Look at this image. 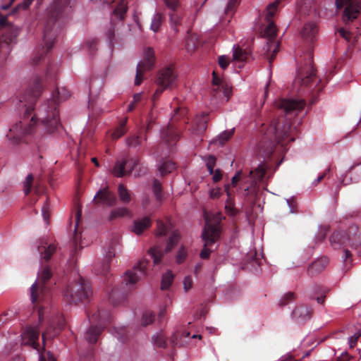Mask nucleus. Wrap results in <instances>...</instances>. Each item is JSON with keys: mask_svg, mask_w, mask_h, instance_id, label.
<instances>
[{"mask_svg": "<svg viewBox=\"0 0 361 361\" xmlns=\"http://www.w3.org/2000/svg\"><path fill=\"white\" fill-rule=\"evenodd\" d=\"M42 91V79L35 76L20 100L25 103L24 118L13 126L6 135L12 144L21 142L25 135L35 132H39L42 135H50L60 126L59 102L67 99L70 97L69 91L65 87L57 88L52 93V98L42 104L35 111L34 104Z\"/></svg>", "mask_w": 361, "mask_h": 361, "instance_id": "f257e3e1", "label": "nucleus"}, {"mask_svg": "<svg viewBox=\"0 0 361 361\" xmlns=\"http://www.w3.org/2000/svg\"><path fill=\"white\" fill-rule=\"evenodd\" d=\"M276 106L280 114H284V118L280 116L266 128L264 124L262 125L263 140L259 145V153L264 157H269L277 145L281 144L283 147V142L286 139L295 140L294 131L296 128H293L289 121L293 116L303 110L305 102L302 99H281L276 102Z\"/></svg>", "mask_w": 361, "mask_h": 361, "instance_id": "f03ea898", "label": "nucleus"}, {"mask_svg": "<svg viewBox=\"0 0 361 361\" xmlns=\"http://www.w3.org/2000/svg\"><path fill=\"white\" fill-rule=\"evenodd\" d=\"M71 8V0H54L47 9V21L44 30L43 47L40 53L33 59L35 64L38 63L44 55L49 51L54 44L56 36L57 24L63 15L68 13Z\"/></svg>", "mask_w": 361, "mask_h": 361, "instance_id": "7ed1b4c3", "label": "nucleus"}, {"mask_svg": "<svg viewBox=\"0 0 361 361\" xmlns=\"http://www.w3.org/2000/svg\"><path fill=\"white\" fill-rule=\"evenodd\" d=\"M315 70L312 65V52L309 51L308 59L304 66L297 69L296 78L293 82V87L298 89L300 94H310L322 91L323 85H320L322 80L316 79Z\"/></svg>", "mask_w": 361, "mask_h": 361, "instance_id": "20e7f679", "label": "nucleus"}, {"mask_svg": "<svg viewBox=\"0 0 361 361\" xmlns=\"http://www.w3.org/2000/svg\"><path fill=\"white\" fill-rule=\"evenodd\" d=\"M149 263V260L142 259L133 267L132 270L126 272L122 280V284L125 283L126 287H123V290L114 288L109 295V300L113 305L121 303L125 299L126 289L132 288L139 280L146 275Z\"/></svg>", "mask_w": 361, "mask_h": 361, "instance_id": "39448f33", "label": "nucleus"}, {"mask_svg": "<svg viewBox=\"0 0 361 361\" xmlns=\"http://www.w3.org/2000/svg\"><path fill=\"white\" fill-rule=\"evenodd\" d=\"M91 294L89 282L79 275L69 282L63 290V296L69 304L83 302L87 300Z\"/></svg>", "mask_w": 361, "mask_h": 361, "instance_id": "423d86ee", "label": "nucleus"}, {"mask_svg": "<svg viewBox=\"0 0 361 361\" xmlns=\"http://www.w3.org/2000/svg\"><path fill=\"white\" fill-rule=\"evenodd\" d=\"M52 273L47 266L42 264L36 281L30 287V299L32 303L46 300L50 292Z\"/></svg>", "mask_w": 361, "mask_h": 361, "instance_id": "0eeeda50", "label": "nucleus"}, {"mask_svg": "<svg viewBox=\"0 0 361 361\" xmlns=\"http://www.w3.org/2000/svg\"><path fill=\"white\" fill-rule=\"evenodd\" d=\"M89 320L91 326L86 332L85 339L89 343H94L105 326L110 322L111 315L106 311L98 310L89 316Z\"/></svg>", "mask_w": 361, "mask_h": 361, "instance_id": "6e6552de", "label": "nucleus"}, {"mask_svg": "<svg viewBox=\"0 0 361 361\" xmlns=\"http://www.w3.org/2000/svg\"><path fill=\"white\" fill-rule=\"evenodd\" d=\"M155 83L158 87L152 95L153 102L159 98L165 90L172 89L176 85L177 75L172 68H164L158 72Z\"/></svg>", "mask_w": 361, "mask_h": 361, "instance_id": "1a4fd4ad", "label": "nucleus"}, {"mask_svg": "<svg viewBox=\"0 0 361 361\" xmlns=\"http://www.w3.org/2000/svg\"><path fill=\"white\" fill-rule=\"evenodd\" d=\"M330 242L334 249L341 248V245L356 248L361 245V231L357 226H352L348 228V236L344 238L340 233H334L330 237Z\"/></svg>", "mask_w": 361, "mask_h": 361, "instance_id": "9d476101", "label": "nucleus"}, {"mask_svg": "<svg viewBox=\"0 0 361 361\" xmlns=\"http://www.w3.org/2000/svg\"><path fill=\"white\" fill-rule=\"evenodd\" d=\"M219 236V231L216 226L206 223L204 231L202 234V240L204 243V247L200 254L202 259L209 258L211 250L209 247L212 246L217 240Z\"/></svg>", "mask_w": 361, "mask_h": 361, "instance_id": "9b49d317", "label": "nucleus"}, {"mask_svg": "<svg viewBox=\"0 0 361 361\" xmlns=\"http://www.w3.org/2000/svg\"><path fill=\"white\" fill-rule=\"evenodd\" d=\"M154 51L152 48H147L144 51V58L137 65L135 85H140L142 81L144 73L152 68L154 65Z\"/></svg>", "mask_w": 361, "mask_h": 361, "instance_id": "f8f14e48", "label": "nucleus"}, {"mask_svg": "<svg viewBox=\"0 0 361 361\" xmlns=\"http://www.w3.org/2000/svg\"><path fill=\"white\" fill-rule=\"evenodd\" d=\"M337 8L345 7L343 19L345 21H352L357 18L361 8V0H336Z\"/></svg>", "mask_w": 361, "mask_h": 361, "instance_id": "ddd939ff", "label": "nucleus"}, {"mask_svg": "<svg viewBox=\"0 0 361 361\" xmlns=\"http://www.w3.org/2000/svg\"><path fill=\"white\" fill-rule=\"evenodd\" d=\"M39 337V329L38 326H27L21 334L23 345H28L39 351V343H38Z\"/></svg>", "mask_w": 361, "mask_h": 361, "instance_id": "4468645a", "label": "nucleus"}, {"mask_svg": "<svg viewBox=\"0 0 361 361\" xmlns=\"http://www.w3.org/2000/svg\"><path fill=\"white\" fill-rule=\"evenodd\" d=\"M93 200L108 206L114 205L117 201L116 196L108 189L107 187L98 190L94 195Z\"/></svg>", "mask_w": 361, "mask_h": 361, "instance_id": "2eb2a0df", "label": "nucleus"}, {"mask_svg": "<svg viewBox=\"0 0 361 361\" xmlns=\"http://www.w3.org/2000/svg\"><path fill=\"white\" fill-rule=\"evenodd\" d=\"M65 324L64 319L62 317L57 318V323L54 320L49 322V326L44 333L42 334V341L44 343L47 337H54L63 328Z\"/></svg>", "mask_w": 361, "mask_h": 361, "instance_id": "dca6fc26", "label": "nucleus"}, {"mask_svg": "<svg viewBox=\"0 0 361 361\" xmlns=\"http://www.w3.org/2000/svg\"><path fill=\"white\" fill-rule=\"evenodd\" d=\"M115 256V250L112 246L108 247V251L106 252V259L102 263H97L94 265V271L96 274L106 275L110 268V260Z\"/></svg>", "mask_w": 361, "mask_h": 361, "instance_id": "f3484780", "label": "nucleus"}, {"mask_svg": "<svg viewBox=\"0 0 361 361\" xmlns=\"http://www.w3.org/2000/svg\"><path fill=\"white\" fill-rule=\"evenodd\" d=\"M361 179V163L357 164L350 169L348 173L345 175L342 180L343 185H348L350 183H356Z\"/></svg>", "mask_w": 361, "mask_h": 361, "instance_id": "a211bd4d", "label": "nucleus"}, {"mask_svg": "<svg viewBox=\"0 0 361 361\" xmlns=\"http://www.w3.org/2000/svg\"><path fill=\"white\" fill-rule=\"evenodd\" d=\"M266 173V167L264 164H260L254 171H250L247 181L250 182L251 187H254L260 183Z\"/></svg>", "mask_w": 361, "mask_h": 361, "instance_id": "6ab92c4d", "label": "nucleus"}, {"mask_svg": "<svg viewBox=\"0 0 361 361\" xmlns=\"http://www.w3.org/2000/svg\"><path fill=\"white\" fill-rule=\"evenodd\" d=\"M127 10L128 6L126 1L125 0L120 1L111 13V23L113 24L115 20H123Z\"/></svg>", "mask_w": 361, "mask_h": 361, "instance_id": "aec40b11", "label": "nucleus"}, {"mask_svg": "<svg viewBox=\"0 0 361 361\" xmlns=\"http://www.w3.org/2000/svg\"><path fill=\"white\" fill-rule=\"evenodd\" d=\"M329 264V259L326 257H322L313 262L309 267L307 272L310 276L317 274L322 271Z\"/></svg>", "mask_w": 361, "mask_h": 361, "instance_id": "412c9836", "label": "nucleus"}, {"mask_svg": "<svg viewBox=\"0 0 361 361\" xmlns=\"http://www.w3.org/2000/svg\"><path fill=\"white\" fill-rule=\"evenodd\" d=\"M47 243L44 240H41L39 245L37 246V250L40 253L41 259L47 262L51 258V255L56 251V246L54 245H49L47 246Z\"/></svg>", "mask_w": 361, "mask_h": 361, "instance_id": "4be33fe9", "label": "nucleus"}, {"mask_svg": "<svg viewBox=\"0 0 361 361\" xmlns=\"http://www.w3.org/2000/svg\"><path fill=\"white\" fill-rule=\"evenodd\" d=\"M151 224V219L145 216L140 219L135 220L131 230L135 234L141 235L145 230L150 227Z\"/></svg>", "mask_w": 361, "mask_h": 361, "instance_id": "5701e85b", "label": "nucleus"}, {"mask_svg": "<svg viewBox=\"0 0 361 361\" xmlns=\"http://www.w3.org/2000/svg\"><path fill=\"white\" fill-rule=\"evenodd\" d=\"M161 136L169 146L175 144L179 138L178 133L172 126H169L166 129H164Z\"/></svg>", "mask_w": 361, "mask_h": 361, "instance_id": "b1692460", "label": "nucleus"}, {"mask_svg": "<svg viewBox=\"0 0 361 361\" xmlns=\"http://www.w3.org/2000/svg\"><path fill=\"white\" fill-rule=\"evenodd\" d=\"M317 33V27L315 23H308L303 26L302 36L305 40L312 42Z\"/></svg>", "mask_w": 361, "mask_h": 361, "instance_id": "393cba45", "label": "nucleus"}, {"mask_svg": "<svg viewBox=\"0 0 361 361\" xmlns=\"http://www.w3.org/2000/svg\"><path fill=\"white\" fill-rule=\"evenodd\" d=\"M292 316L298 322L305 320L310 316V310L307 306H298L293 311Z\"/></svg>", "mask_w": 361, "mask_h": 361, "instance_id": "a878e982", "label": "nucleus"}, {"mask_svg": "<svg viewBox=\"0 0 361 361\" xmlns=\"http://www.w3.org/2000/svg\"><path fill=\"white\" fill-rule=\"evenodd\" d=\"M250 57V53L241 49L239 46L234 45L233 47V59L238 62H244Z\"/></svg>", "mask_w": 361, "mask_h": 361, "instance_id": "bb28decb", "label": "nucleus"}, {"mask_svg": "<svg viewBox=\"0 0 361 361\" xmlns=\"http://www.w3.org/2000/svg\"><path fill=\"white\" fill-rule=\"evenodd\" d=\"M176 168V164L170 160H163L158 165V169L161 176L173 172Z\"/></svg>", "mask_w": 361, "mask_h": 361, "instance_id": "cd10ccee", "label": "nucleus"}, {"mask_svg": "<svg viewBox=\"0 0 361 361\" xmlns=\"http://www.w3.org/2000/svg\"><path fill=\"white\" fill-rule=\"evenodd\" d=\"M148 253L153 259L154 264H159L164 256V251L161 247L157 245L150 248L148 251Z\"/></svg>", "mask_w": 361, "mask_h": 361, "instance_id": "c85d7f7f", "label": "nucleus"}, {"mask_svg": "<svg viewBox=\"0 0 361 361\" xmlns=\"http://www.w3.org/2000/svg\"><path fill=\"white\" fill-rule=\"evenodd\" d=\"M118 194L120 200L123 203L128 204L131 201L130 192L124 185L120 184L118 185Z\"/></svg>", "mask_w": 361, "mask_h": 361, "instance_id": "c756f323", "label": "nucleus"}, {"mask_svg": "<svg viewBox=\"0 0 361 361\" xmlns=\"http://www.w3.org/2000/svg\"><path fill=\"white\" fill-rule=\"evenodd\" d=\"M164 20V16L161 13H156L152 19L150 29L154 32H158Z\"/></svg>", "mask_w": 361, "mask_h": 361, "instance_id": "7c9ffc66", "label": "nucleus"}, {"mask_svg": "<svg viewBox=\"0 0 361 361\" xmlns=\"http://www.w3.org/2000/svg\"><path fill=\"white\" fill-rule=\"evenodd\" d=\"M128 163L126 161L118 160L116 162V164L113 169V173L117 177H123L126 174V166Z\"/></svg>", "mask_w": 361, "mask_h": 361, "instance_id": "2f4dec72", "label": "nucleus"}, {"mask_svg": "<svg viewBox=\"0 0 361 361\" xmlns=\"http://www.w3.org/2000/svg\"><path fill=\"white\" fill-rule=\"evenodd\" d=\"M174 276L171 271H168L162 276L161 288V290L168 289L173 283Z\"/></svg>", "mask_w": 361, "mask_h": 361, "instance_id": "473e14b6", "label": "nucleus"}, {"mask_svg": "<svg viewBox=\"0 0 361 361\" xmlns=\"http://www.w3.org/2000/svg\"><path fill=\"white\" fill-rule=\"evenodd\" d=\"M180 238V236L179 233L178 231H173L169 238L167 245L165 248V252H170L173 247L178 243Z\"/></svg>", "mask_w": 361, "mask_h": 361, "instance_id": "72a5a7b5", "label": "nucleus"}, {"mask_svg": "<svg viewBox=\"0 0 361 361\" xmlns=\"http://www.w3.org/2000/svg\"><path fill=\"white\" fill-rule=\"evenodd\" d=\"M130 214V211L126 207H119L112 210L109 215V220H114L119 217H124Z\"/></svg>", "mask_w": 361, "mask_h": 361, "instance_id": "f704fd0d", "label": "nucleus"}, {"mask_svg": "<svg viewBox=\"0 0 361 361\" xmlns=\"http://www.w3.org/2000/svg\"><path fill=\"white\" fill-rule=\"evenodd\" d=\"M234 133V128L229 130H225L221 133L216 139L213 140V142H219L220 145H223L225 142L230 139Z\"/></svg>", "mask_w": 361, "mask_h": 361, "instance_id": "c9c22d12", "label": "nucleus"}, {"mask_svg": "<svg viewBox=\"0 0 361 361\" xmlns=\"http://www.w3.org/2000/svg\"><path fill=\"white\" fill-rule=\"evenodd\" d=\"M152 190L157 200L161 202L163 200L162 186L161 183L157 179L153 182Z\"/></svg>", "mask_w": 361, "mask_h": 361, "instance_id": "e433bc0d", "label": "nucleus"}, {"mask_svg": "<svg viewBox=\"0 0 361 361\" xmlns=\"http://www.w3.org/2000/svg\"><path fill=\"white\" fill-rule=\"evenodd\" d=\"M171 27L173 30L177 32L178 31V26L181 23V17L175 13H169Z\"/></svg>", "mask_w": 361, "mask_h": 361, "instance_id": "4c0bfd02", "label": "nucleus"}, {"mask_svg": "<svg viewBox=\"0 0 361 361\" xmlns=\"http://www.w3.org/2000/svg\"><path fill=\"white\" fill-rule=\"evenodd\" d=\"M142 141L138 135H132L126 139V145L129 147L136 148L141 145Z\"/></svg>", "mask_w": 361, "mask_h": 361, "instance_id": "58836bf2", "label": "nucleus"}, {"mask_svg": "<svg viewBox=\"0 0 361 361\" xmlns=\"http://www.w3.org/2000/svg\"><path fill=\"white\" fill-rule=\"evenodd\" d=\"M188 256V252L185 246L181 245L176 255V262L180 264L184 262Z\"/></svg>", "mask_w": 361, "mask_h": 361, "instance_id": "ea45409f", "label": "nucleus"}, {"mask_svg": "<svg viewBox=\"0 0 361 361\" xmlns=\"http://www.w3.org/2000/svg\"><path fill=\"white\" fill-rule=\"evenodd\" d=\"M126 122H127V119H125L124 121H123L121 123L120 126L115 130V131L112 134V137L114 139H118L119 137H121L122 135H123L126 133Z\"/></svg>", "mask_w": 361, "mask_h": 361, "instance_id": "a19ab883", "label": "nucleus"}, {"mask_svg": "<svg viewBox=\"0 0 361 361\" xmlns=\"http://www.w3.org/2000/svg\"><path fill=\"white\" fill-rule=\"evenodd\" d=\"M205 116L206 115H203L197 121H196L197 126L195 130L197 133H202L207 129V121L205 119Z\"/></svg>", "mask_w": 361, "mask_h": 361, "instance_id": "79ce46f5", "label": "nucleus"}, {"mask_svg": "<svg viewBox=\"0 0 361 361\" xmlns=\"http://www.w3.org/2000/svg\"><path fill=\"white\" fill-rule=\"evenodd\" d=\"M154 319V315L150 311H146L143 313L141 319V324L144 326L152 323Z\"/></svg>", "mask_w": 361, "mask_h": 361, "instance_id": "37998d69", "label": "nucleus"}, {"mask_svg": "<svg viewBox=\"0 0 361 361\" xmlns=\"http://www.w3.org/2000/svg\"><path fill=\"white\" fill-rule=\"evenodd\" d=\"M33 179H34V177L32 176V174H28L26 178H25V180L23 183V190H24V192H25V195H28L30 193V192L31 191V188H32V182H33Z\"/></svg>", "mask_w": 361, "mask_h": 361, "instance_id": "c03bdc74", "label": "nucleus"}, {"mask_svg": "<svg viewBox=\"0 0 361 361\" xmlns=\"http://www.w3.org/2000/svg\"><path fill=\"white\" fill-rule=\"evenodd\" d=\"M154 345L159 348H166L167 344L165 338L162 335H157L152 337Z\"/></svg>", "mask_w": 361, "mask_h": 361, "instance_id": "a18cd8bd", "label": "nucleus"}, {"mask_svg": "<svg viewBox=\"0 0 361 361\" xmlns=\"http://www.w3.org/2000/svg\"><path fill=\"white\" fill-rule=\"evenodd\" d=\"M49 212H50V204H49V203L48 202V199H47L46 202L44 203V204L43 205V207L42 208V215L43 219L47 224H49V216H50Z\"/></svg>", "mask_w": 361, "mask_h": 361, "instance_id": "49530a36", "label": "nucleus"}, {"mask_svg": "<svg viewBox=\"0 0 361 361\" xmlns=\"http://www.w3.org/2000/svg\"><path fill=\"white\" fill-rule=\"evenodd\" d=\"M167 233V226L161 220H158L157 222V235H166Z\"/></svg>", "mask_w": 361, "mask_h": 361, "instance_id": "de8ad7c7", "label": "nucleus"}, {"mask_svg": "<svg viewBox=\"0 0 361 361\" xmlns=\"http://www.w3.org/2000/svg\"><path fill=\"white\" fill-rule=\"evenodd\" d=\"M295 298V294L292 292H289L284 295V296L280 300L279 305L284 306L288 303L289 301L293 300Z\"/></svg>", "mask_w": 361, "mask_h": 361, "instance_id": "09e8293b", "label": "nucleus"}, {"mask_svg": "<svg viewBox=\"0 0 361 361\" xmlns=\"http://www.w3.org/2000/svg\"><path fill=\"white\" fill-rule=\"evenodd\" d=\"M213 78H212V84L214 87L213 89V91L217 92L219 89L222 87L221 85V80L216 75L215 71L212 73Z\"/></svg>", "mask_w": 361, "mask_h": 361, "instance_id": "8fccbe9b", "label": "nucleus"}, {"mask_svg": "<svg viewBox=\"0 0 361 361\" xmlns=\"http://www.w3.org/2000/svg\"><path fill=\"white\" fill-rule=\"evenodd\" d=\"M164 3L166 6L173 11H176L179 6L178 0H164Z\"/></svg>", "mask_w": 361, "mask_h": 361, "instance_id": "3c124183", "label": "nucleus"}, {"mask_svg": "<svg viewBox=\"0 0 361 361\" xmlns=\"http://www.w3.org/2000/svg\"><path fill=\"white\" fill-rule=\"evenodd\" d=\"M170 343L173 346L183 345L182 341L179 338V334L177 333H175L171 336V337L170 338Z\"/></svg>", "mask_w": 361, "mask_h": 361, "instance_id": "603ef678", "label": "nucleus"}, {"mask_svg": "<svg viewBox=\"0 0 361 361\" xmlns=\"http://www.w3.org/2000/svg\"><path fill=\"white\" fill-rule=\"evenodd\" d=\"M192 286V279L188 276H185L183 280V288L185 292H188Z\"/></svg>", "mask_w": 361, "mask_h": 361, "instance_id": "864d4df0", "label": "nucleus"}, {"mask_svg": "<svg viewBox=\"0 0 361 361\" xmlns=\"http://www.w3.org/2000/svg\"><path fill=\"white\" fill-rule=\"evenodd\" d=\"M219 65L222 69H226L228 65V58L226 56H221L219 57Z\"/></svg>", "mask_w": 361, "mask_h": 361, "instance_id": "5fc2aeb1", "label": "nucleus"}, {"mask_svg": "<svg viewBox=\"0 0 361 361\" xmlns=\"http://www.w3.org/2000/svg\"><path fill=\"white\" fill-rule=\"evenodd\" d=\"M205 161L207 166L214 167L216 164V158L213 155H209L205 157Z\"/></svg>", "mask_w": 361, "mask_h": 361, "instance_id": "6e6d98bb", "label": "nucleus"}, {"mask_svg": "<svg viewBox=\"0 0 361 361\" xmlns=\"http://www.w3.org/2000/svg\"><path fill=\"white\" fill-rule=\"evenodd\" d=\"M330 171V168H327L323 174L319 175L313 182L312 185L316 186L326 176V174Z\"/></svg>", "mask_w": 361, "mask_h": 361, "instance_id": "4d7b16f0", "label": "nucleus"}, {"mask_svg": "<svg viewBox=\"0 0 361 361\" xmlns=\"http://www.w3.org/2000/svg\"><path fill=\"white\" fill-rule=\"evenodd\" d=\"M32 1L33 0H24L23 2H22L18 6L17 8H22L23 10H25L30 6Z\"/></svg>", "mask_w": 361, "mask_h": 361, "instance_id": "13d9d810", "label": "nucleus"}, {"mask_svg": "<svg viewBox=\"0 0 361 361\" xmlns=\"http://www.w3.org/2000/svg\"><path fill=\"white\" fill-rule=\"evenodd\" d=\"M338 32H339V34L341 35V37L345 38L346 40L350 41V32L348 31H347L344 28H341L338 30Z\"/></svg>", "mask_w": 361, "mask_h": 361, "instance_id": "bf43d9fd", "label": "nucleus"}, {"mask_svg": "<svg viewBox=\"0 0 361 361\" xmlns=\"http://www.w3.org/2000/svg\"><path fill=\"white\" fill-rule=\"evenodd\" d=\"M237 3L238 0H230L226 8V12L228 13L231 11L235 8Z\"/></svg>", "mask_w": 361, "mask_h": 361, "instance_id": "052dcab7", "label": "nucleus"}, {"mask_svg": "<svg viewBox=\"0 0 361 361\" xmlns=\"http://www.w3.org/2000/svg\"><path fill=\"white\" fill-rule=\"evenodd\" d=\"M220 195L221 189L219 188L212 189L210 191V197L213 199L218 198L220 196Z\"/></svg>", "mask_w": 361, "mask_h": 361, "instance_id": "680f3d73", "label": "nucleus"}, {"mask_svg": "<svg viewBox=\"0 0 361 361\" xmlns=\"http://www.w3.org/2000/svg\"><path fill=\"white\" fill-rule=\"evenodd\" d=\"M222 174L221 173V171L219 169H216L214 173V176L212 177L214 182H218L221 179Z\"/></svg>", "mask_w": 361, "mask_h": 361, "instance_id": "e2e57ef3", "label": "nucleus"}, {"mask_svg": "<svg viewBox=\"0 0 361 361\" xmlns=\"http://www.w3.org/2000/svg\"><path fill=\"white\" fill-rule=\"evenodd\" d=\"M241 171H238L233 178L231 180V185L235 187L238 180H240V176Z\"/></svg>", "mask_w": 361, "mask_h": 361, "instance_id": "0e129e2a", "label": "nucleus"}, {"mask_svg": "<svg viewBox=\"0 0 361 361\" xmlns=\"http://www.w3.org/2000/svg\"><path fill=\"white\" fill-rule=\"evenodd\" d=\"M338 361H348L349 360V355L347 352H343L341 355L338 357Z\"/></svg>", "mask_w": 361, "mask_h": 361, "instance_id": "69168bd1", "label": "nucleus"}, {"mask_svg": "<svg viewBox=\"0 0 361 361\" xmlns=\"http://www.w3.org/2000/svg\"><path fill=\"white\" fill-rule=\"evenodd\" d=\"M358 336L354 335L353 336H350L349 338V344L350 348H353L355 345L358 339Z\"/></svg>", "mask_w": 361, "mask_h": 361, "instance_id": "338daca9", "label": "nucleus"}, {"mask_svg": "<svg viewBox=\"0 0 361 361\" xmlns=\"http://www.w3.org/2000/svg\"><path fill=\"white\" fill-rule=\"evenodd\" d=\"M96 44L97 42L95 40H92L91 42H87V44L91 51H94L96 50Z\"/></svg>", "mask_w": 361, "mask_h": 361, "instance_id": "774afa93", "label": "nucleus"}]
</instances>
